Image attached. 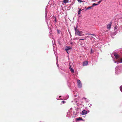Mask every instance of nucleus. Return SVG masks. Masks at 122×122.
Listing matches in <instances>:
<instances>
[{
    "mask_svg": "<svg viewBox=\"0 0 122 122\" xmlns=\"http://www.w3.org/2000/svg\"><path fill=\"white\" fill-rule=\"evenodd\" d=\"M62 102H63V103H64V102H65V101H62Z\"/></svg>",
    "mask_w": 122,
    "mask_h": 122,
    "instance_id": "nucleus-24",
    "label": "nucleus"
},
{
    "mask_svg": "<svg viewBox=\"0 0 122 122\" xmlns=\"http://www.w3.org/2000/svg\"><path fill=\"white\" fill-rule=\"evenodd\" d=\"M101 2V1H99L98 2V4H99Z\"/></svg>",
    "mask_w": 122,
    "mask_h": 122,
    "instance_id": "nucleus-21",
    "label": "nucleus"
},
{
    "mask_svg": "<svg viewBox=\"0 0 122 122\" xmlns=\"http://www.w3.org/2000/svg\"><path fill=\"white\" fill-rule=\"evenodd\" d=\"M72 43L71 42V45H72Z\"/></svg>",
    "mask_w": 122,
    "mask_h": 122,
    "instance_id": "nucleus-25",
    "label": "nucleus"
},
{
    "mask_svg": "<svg viewBox=\"0 0 122 122\" xmlns=\"http://www.w3.org/2000/svg\"><path fill=\"white\" fill-rule=\"evenodd\" d=\"M78 1L79 2H80V3L82 2H83V1H81V0H78Z\"/></svg>",
    "mask_w": 122,
    "mask_h": 122,
    "instance_id": "nucleus-16",
    "label": "nucleus"
},
{
    "mask_svg": "<svg viewBox=\"0 0 122 122\" xmlns=\"http://www.w3.org/2000/svg\"><path fill=\"white\" fill-rule=\"evenodd\" d=\"M88 34L89 35H93V36H95V35H94V34Z\"/></svg>",
    "mask_w": 122,
    "mask_h": 122,
    "instance_id": "nucleus-17",
    "label": "nucleus"
},
{
    "mask_svg": "<svg viewBox=\"0 0 122 122\" xmlns=\"http://www.w3.org/2000/svg\"><path fill=\"white\" fill-rule=\"evenodd\" d=\"M87 114V112L85 110H83L81 114L82 115H85Z\"/></svg>",
    "mask_w": 122,
    "mask_h": 122,
    "instance_id": "nucleus-5",
    "label": "nucleus"
},
{
    "mask_svg": "<svg viewBox=\"0 0 122 122\" xmlns=\"http://www.w3.org/2000/svg\"><path fill=\"white\" fill-rule=\"evenodd\" d=\"M114 56L117 59H118L119 58V55L117 54V53H114Z\"/></svg>",
    "mask_w": 122,
    "mask_h": 122,
    "instance_id": "nucleus-3",
    "label": "nucleus"
},
{
    "mask_svg": "<svg viewBox=\"0 0 122 122\" xmlns=\"http://www.w3.org/2000/svg\"><path fill=\"white\" fill-rule=\"evenodd\" d=\"M111 24H108L107 26V28L108 29H110L111 28Z\"/></svg>",
    "mask_w": 122,
    "mask_h": 122,
    "instance_id": "nucleus-7",
    "label": "nucleus"
},
{
    "mask_svg": "<svg viewBox=\"0 0 122 122\" xmlns=\"http://www.w3.org/2000/svg\"><path fill=\"white\" fill-rule=\"evenodd\" d=\"M92 37V38H94L93 37Z\"/></svg>",
    "mask_w": 122,
    "mask_h": 122,
    "instance_id": "nucleus-26",
    "label": "nucleus"
},
{
    "mask_svg": "<svg viewBox=\"0 0 122 122\" xmlns=\"http://www.w3.org/2000/svg\"><path fill=\"white\" fill-rule=\"evenodd\" d=\"M97 5H98V4H95V3H93L92 4V7L94 6H95Z\"/></svg>",
    "mask_w": 122,
    "mask_h": 122,
    "instance_id": "nucleus-11",
    "label": "nucleus"
},
{
    "mask_svg": "<svg viewBox=\"0 0 122 122\" xmlns=\"http://www.w3.org/2000/svg\"><path fill=\"white\" fill-rule=\"evenodd\" d=\"M119 63H122V58L117 61Z\"/></svg>",
    "mask_w": 122,
    "mask_h": 122,
    "instance_id": "nucleus-12",
    "label": "nucleus"
},
{
    "mask_svg": "<svg viewBox=\"0 0 122 122\" xmlns=\"http://www.w3.org/2000/svg\"><path fill=\"white\" fill-rule=\"evenodd\" d=\"M88 36H86L85 37V38H87V37Z\"/></svg>",
    "mask_w": 122,
    "mask_h": 122,
    "instance_id": "nucleus-23",
    "label": "nucleus"
},
{
    "mask_svg": "<svg viewBox=\"0 0 122 122\" xmlns=\"http://www.w3.org/2000/svg\"><path fill=\"white\" fill-rule=\"evenodd\" d=\"M63 2L65 4L68 3L69 2L68 0H64Z\"/></svg>",
    "mask_w": 122,
    "mask_h": 122,
    "instance_id": "nucleus-8",
    "label": "nucleus"
},
{
    "mask_svg": "<svg viewBox=\"0 0 122 122\" xmlns=\"http://www.w3.org/2000/svg\"><path fill=\"white\" fill-rule=\"evenodd\" d=\"M71 49V48L70 47L68 46L67 47V48L65 49V50L67 51V53L68 54V51L70 50Z\"/></svg>",
    "mask_w": 122,
    "mask_h": 122,
    "instance_id": "nucleus-6",
    "label": "nucleus"
},
{
    "mask_svg": "<svg viewBox=\"0 0 122 122\" xmlns=\"http://www.w3.org/2000/svg\"><path fill=\"white\" fill-rule=\"evenodd\" d=\"M92 7V6H89V7H88L87 8V9H86V10H88V9H90V8H91Z\"/></svg>",
    "mask_w": 122,
    "mask_h": 122,
    "instance_id": "nucleus-14",
    "label": "nucleus"
},
{
    "mask_svg": "<svg viewBox=\"0 0 122 122\" xmlns=\"http://www.w3.org/2000/svg\"><path fill=\"white\" fill-rule=\"evenodd\" d=\"M120 89L121 91L122 92V86H121L120 87Z\"/></svg>",
    "mask_w": 122,
    "mask_h": 122,
    "instance_id": "nucleus-15",
    "label": "nucleus"
},
{
    "mask_svg": "<svg viewBox=\"0 0 122 122\" xmlns=\"http://www.w3.org/2000/svg\"><path fill=\"white\" fill-rule=\"evenodd\" d=\"M76 119L78 121L82 120V119L80 117L76 118Z\"/></svg>",
    "mask_w": 122,
    "mask_h": 122,
    "instance_id": "nucleus-9",
    "label": "nucleus"
},
{
    "mask_svg": "<svg viewBox=\"0 0 122 122\" xmlns=\"http://www.w3.org/2000/svg\"><path fill=\"white\" fill-rule=\"evenodd\" d=\"M81 9H80L78 11V14L79 15V14H80L81 13Z\"/></svg>",
    "mask_w": 122,
    "mask_h": 122,
    "instance_id": "nucleus-13",
    "label": "nucleus"
},
{
    "mask_svg": "<svg viewBox=\"0 0 122 122\" xmlns=\"http://www.w3.org/2000/svg\"><path fill=\"white\" fill-rule=\"evenodd\" d=\"M92 49H91V53H92Z\"/></svg>",
    "mask_w": 122,
    "mask_h": 122,
    "instance_id": "nucleus-18",
    "label": "nucleus"
},
{
    "mask_svg": "<svg viewBox=\"0 0 122 122\" xmlns=\"http://www.w3.org/2000/svg\"><path fill=\"white\" fill-rule=\"evenodd\" d=\"M75 34L77 35L81 36L84 35L83 32L82 31H80L76 28L75 29Z\"/></svg>",
    "mask_w": 122,
    "mask_h": 122,
    "instance_id": "nucleus-1",
    "label": "nucleus"
},
{
    "mask_svg": "<svg viewBox=\"0 0 122 122\" xmlns=\"http://www.w3.org/2000/svg\"><path fill=\"white\" fill-rule=\"evenodd\" d=\"M71 66H70V67H69V69L70 70H71Z\"/></svg>",
    "mask_w": 122,
    "mask_h": 122,
    "instance_id": "nucleus-20",
    "label": "nucleus"
},
{
    "mask_svg": "<svg viewBox=\"0 0 122 122\" xmlns=\"http://www.w3.org/2000/svg\"><path fill=\"white\" fill-rule=\"evenodd\" d=\"M78 86L79 88H80L81 87L82 84L80 80H77Z\"/></svg>",
    "mask_w": 122,
    "mask_h": 122,
    "instance_id": "nucleus-2",
    "label": "nucleus"
},
{
    "mask_svg": "<svg viewBox=\"0 0 122 122\" xmlns=\"http://www.w3.org/2000/svg\"><path fill=\"white\" fill-rule=\"evenodd\" d=\"M84 39H79V40H84Z\"/></svg>",
    "mask_w": 122,
    "mask_h": 122,
    "instance_id": "nucleus-19",
    "label": "nucleus"
},
{
    "mask_svg": "<svg viewBox=\"0 0 122 122\" xmlns=\"http://www.w3.org/2000/svg\"><path fill=\"white\" fill-rule=\"evenodd\" d=\"M88 64V61H84L82 65L83 66H86Z\"/></svg>",
    "mask_w": 122,
    "mask_h": 122,
    "instance_id": "nucleus-4",
    "label": "nucleus"
},
{
    "mask_svg": "<svg viewBox=\"0 0 122 122\" xmlns=\"http://www.w3.org/2000/svg\"><path fill=\"white\" fill-rule=\"evenodd\" d=\"M70 71H71V72L72 73H74V69H73L71 68V70H70Z\"/></svg>",
    "mask_w": 122,
    "mask_h": 122,
    "instance_id": "nucleus-10",
    "label": "nucleus"
},
{
    "mask_svg": "<svg viewBox=\"0 0 122 122\" xmlns=\"http://www.w3.org/2000/svg\"><path fill=\"white\" fill-rule=\"evenodd\" d=\"M117 29V28L116 27H115L114 28V30H115L116 29Z\"/></svg>",
    "mask_w": 122,
    "mask_h": 122,
    "instance_id": "nucleus-22",
    "label": "nucleus"
}]
</instances>
